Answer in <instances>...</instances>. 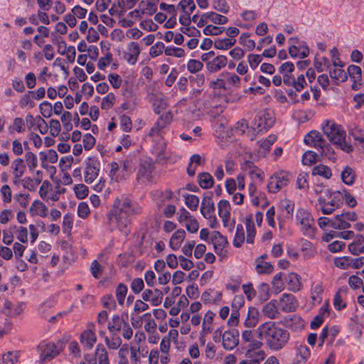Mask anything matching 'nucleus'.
I'll return each instance as SVG.
<instances>
[{"label": "nucleus", "mask_w": 364, "mask_h": 364, "mask_svg": "<svg viewBox=\"0 0 364 364\" xmlns=\"http://www.w3.org/2000/svg\"><path fill=\"white\" fill-rule=\"evenodd\" d=\"M140 211L141 208L129 198H117L108 214L109 225L127 235L129 232L131 217Z\"/></svg>", "instance_id": "nucleus-1"}, {"label": "nucleus", "mask_w": 364, "mask_h": 364, "mask_svg": "<svg viewBox=\"0 0 364 364\" xmlns=\"http://www.w3.org/2000/svg\"><path fill=\"white\" fill-rule=\"evenodd\" d=\"M320 128L328 141L346 153L353 151L351 144L346 141V132L344 127L333 119H325Z\"/></svg>", "instance_id": "nucleus-2"}, {"label": "nucleus", "mask_w": 364, "mask_h": 364, "mask_svg": "<svg viewBox=\"0 0 364 364\" xmlns=\"http://www.w3.org/2000/svg\"><path fill=\"white\" fill-rule=\"evenodd\" d=\"M325 196L327 198L324 196H320L318 199V202L322 213L323 215H330L343 204L342 193L341 189L334 191L327 189L325 191Z\"/></svg>", "instance_id": "nucleus-3"}, {"label": "nucleus", "mask_w": 364, "mask_h": 364, "mask_svg": "<svg viewBox=\"0 0 364 364\" xmlns=\"http://www.w3.org/2000/svg\"><path fill=\"white\" fill-rule=\"evenodd\" d=\"M63 350L62 343L60 342L55 343L50 341H41L37 347L40 363L44 364L50 361L59 355Z\"/></svg>", "instance_id": "nucleus-4"}, {"label": "nucleus", "mask_w": 364, "mask_h": 364, "mask_svg": "<svg viewBox=\"0 0 364 364\" xmlns=\"http://www.w3.org/2000/svg\"><path fill=\"white\" fill-rule=\"evenodd\" d=\"M215 203L213 197L210 194H205L200 203V212L207 220L208 225L213 229L219 227V222L215 214Z\"/></svg>", "instance_id": "nucleus-5"}, {"label": "nucleus", "mask_w": 364, "mask_h": 364, "mask_svg": "<svg viewBox=\"0 0 364 364\" xmlns=\"http://www.w3.org/2000/svg\"><path fill=\"white\" fill-rule=\"evenodd\" d=\"M218 215L220 218L223 226L228 232H232L235 227L236 220L232 215L230 203L225 199H221L217 204Z\"/></svg>", "instance_id": "nucleus-6"}, {"label": "nucleus", "mask_w": 364, "mask_h": 364, "mask_svg": "<svg viewBox=\"0 0 364 364\" xmlns=\"http://www.w3.org/2000/svg\"><path fill=\"white\" fill-rule=\"evenodd\" d=\"M304 143L319 151L321 154L327 156L331 150L330 144L323 137L321 134L316 130H312L306 134L304 138Z\"/></svg>", "instance_id": "nucleus-7"}, {"label": "nucleus", "mask_w": 364, "mask_h": 364, "mask_svg": "<svg viewBox=\"0 0 364 364\" xmlns=\"http://www.w3.org/2000/svg\"><path fill=\"white\" fill-rule=\"evenodd\" d=\"M192 20L199 28H202L208 23L220 26L224 25L228 22V17L214 11L205 12L201 15L195 14L193 16Z\"/></svg>", "instance_id": "nucleus-8"}, {"label": "nucleus", "mask_w": 364, "mask_h": 364, "mask_svg": "<svg viewBox=\"0 0 364 364\" xmlns=\"http://www.w3.org/2000/svg\"><path fill=\"white\" fill-rule=\"evenodd\" d=\"M291 179L289 172L280 171L274 173L268 179L267 188L269 193H276L287 186Z\"/></svg>", "instance_id": "nucleus-9"}, {"label": "nucleus", "mask_w": 364, "mask_h": 364, "mask_svg": "<svg viewBox=\"0 0 364 364\" xmlns=\"http://www.w3.org/2000/svg\"><path fill=\"white\" fill-rule=\"evenodd\" d=\"M274 122L273 112L271 110L264 109L257 114L252 123V127L257 132H267L273 126Z\"/></svg>", "instance_id": "nucleus-10"}, {"label": "nucleus", "mask_w": 364, "mask_h": 364, "mask_svg": "<svg viewBox=\"0 0 364 364\" xmlns=\"http://www.w3.org/2000/svg\"><path fill=\"white\" fill-rule=\"evenodd\" d=\"M296 221L304 235L309 237L314 235V218L308 210L304 208H298L296 212Z\"/></svg>", "instance_id": "nucleus-11"}, {"label": "nucleus", "mask_w": 364, "mask_h": 364, "mask_svg": "<svg viewBox=\"0 0 364 364\" xmlns=\"http://www.w3.org/2000/svg\"><path fill=\"white\" fill-rule=\"evenodd\" d=\"M100 163L95 157H88L84 161L83 177L86 183L90 184L99 176Z\"/></svg>", "instance_id": "nucleus-12"}, {"label": "nucleus", "mask_w": 364, "mask_h": 364, "mask_svg": "<svg viewBox=\"0 0 364 364\" xmlns=\"http://www.w3.org/2000/svg\"><path fill=\"white\" fill-rule=\"evenodd\" d=\"M65 189L59 187H53L48 181H44L39 189L40 197L46 202L50 203H54L60 199V196L64 193Z\"/></svg>", "instance_id": "nucleus-13"}, {"label": "nucleus", "mask_w": 364, "mask_h": 364, "mask_svg": "<svg viewBox=\"0 0 364 364\" xmlns=\"http://www.w3.org/2000/svg\"><path fill=\"white\" fill-rule=\"evenodd\" d=\"M277 221L279 228H284V224L293 218L294 211V202L290 199L284 198L279 203Z\"/></svg>", "instance_id": "nucleus-14"}, {"label": "nucleus", "mask_w": 364, "mask_h": 364, "mask_svg": "<svg viewBox=\"0 0 364 364\" xmlns=\"http://www.w3.org/2000/svg\"><path fill=\"white\" fill-rule=\"evenodd\" d=\"M357 220V214L353 211L343 212L336 215L332 221V228L345 230L350 227V222Z\"/></svg>", "instance_id": "nucleus-15"}, {"label": "nucleus", "mask_w": 364, "mask_h": 364, "mask_svg": "<svg viewBox=\"0 0 364 364\" xmlns=\"http://www.w3.org/2000/svg\"><path fill=\"white\" fill-rule=\"evenodd\" d=\"M288 339V333L283 329L277 326L267 340V343L272 349L279 350L285 345Z\"/></svg>", "instance_id": "nucleus-16"}, {"label": "nucleus", "mask_w": 364, "mask_h": 364, "mask_svg": "<svg viewBox=\"0 0 364 364\" xmlns=\"http://www.w3.org/2000/svg\"><path fill=\"white\" fill-rule=\"evenodd\" d=\"M258 18V13L254 10L245 9L238 15L235 24L242 28H252Z\"/></svg>", "instance_id": "nucleus-17"}, {"label": "nucleus", "mask_w": 364, "mask_h": 364, "mask_svg": "<svg viewBox=\"0 0 364 364\" xmlns=\"http://www.w3.org/2000/svg\"><path fill=\"white\" fill-rule=\"evenodd\" d=\"M277 141V136L270 134L264 139L257 141L254 148V155L257 159H261L269 153L272 146Z\"/></svg>", "instance_id": "nucleus-18"}, {"label": "nucleus", "mask_w": 364, "mask_h": 364, "mask_svg": "<svg viewBox=\"0 0 364 364\" xmlns=\"http://www.w3.org/2000/svg\"><path fill=\"white\" fill-rule=\"evenodd\" d=\"M215 314L212 310H208L202 316L201 329L199 331V341L205 343V337L213 332V322Z\"/></svg>", "instance_id": "nucleus-19"}, {"label": "nucleus", "mask_w": 364, "mask_h": 364, "mask_svg": "<svg viewBox=\"0 0 364 364\" xmlns=\"http://www.w3.org/2000/svg\"><path fill=\"white\" fill-rule=\"evenodd\" d=\"M95 330V324L93 323H89L87 325L86 329L80 334V343L86 349H92L97 341Z\"/></svg>", "instance_id": "nucleus-20"}, {"label": "nucleus", "mask_w": 364, "mask_h": 364, "mask_svg": "<svg viewBox=\"0 0 364 364\" xmlns=\"http://www.w3.org/2000/svg\"><path fill=\"white\" fill-rule=\"evenodd\" d=\"M223 297L222 291L210 288L202 293L200 299L205 304L218 305L221 303Z\"/></svg>", "instance_id": "nucleus-21"}, {"label": "nucleus", "mask_w": 364, "mask_h": 364, "mask_svg": "<svg viewBox=\"0 0 364 364\" xmlns=\"http://www.w3.org/2000/svg\"><path fill=\"white\" fill-rule=\"evenodd\" d=\"M141 52L139 44L135 41L129 42L124 52V59L129 65H135Z\"/></svg>", "instance_id": "nucleus-22"}, {"label": "nucleus", "mask_w": 364, "mask_h": 364, "mask_svg": "<svg viewBox=\"0 0 364 364\" xmlns=\"http://www.w3.org/2000/svg\"><path fill=\"white\" fill-rule=\"evenodd\" d=\"M289 52L292 58H304L309 55V49L305 42L292 39Z\"/></svg>", "instance_id": "nucleus-23"}, {"label": "nucleus", "mask_w": 364, "mask_h": 364, "mask_svg": "<svg viewBox=\"0 0 364 364\" xmlns=\"http://www.w3.org/2000/svg\"><path fill=\"white\" fill-rule=\"evenodd\" d=\"M277 303L278 308L284 312L294 311L298 307L295 296L291 294H283Z\"/></svg>", "instance_id": "nucleus-24"}, {"label": "nucleus", "mask_w": 364, "mask_h": 364, "mask_svg": "<svg viewBox=\"0 0 364 364\" xmlns=\"http://www.w3.org/2000/svg\"><path fill=\"white\" fill-rule=\"evenodd\" d=\"M242 341L245 345V348L248 352L260 349L262 346V342L255 338L254 333L250 330H245L242 332Z\"/></svg>", "instance_id": "nucleus-25"}, {"label": "nucleus", "mask_w": 364, "mask_h": 364, "mask_svg": "<svg viewBox=\"0 0 364 364\" xmlns=\"http://www.w3.org/2000/svg\"><path fill=\"white\" fill-rule=\"evenodd\" d=\"M172 114L170 112H166L161 117L160 120L158 121L154 126L151 128L149 135L154 139L157 136H162L163 129L166 124L170 123L172 121Z\"/></svg>", "instance_id": "nucleus-26"}, {"label": "nucleus", "mask_w": 364, "mask_h": 364, "mask_svg": "<svg viewBox=\"0 0 364 364\" xmlns=\"http://www.w3.org/2000/svg\"><path fill=\"white\" fill-rule=\"evenodd\" d=\"M154 166L149 163L141 164L137 173V180L139 183L146 185L153 181Z\"/></svg>", "instance_id": "nucleus-27"}, {"label": "nucleus", "mask_w": 364, "mask_h": 364, "mask_svg": "<svg viewBox=\"0 0 364 364\" xmlns=\"http://www.w3.org/2000/svg\"><path fill=\"white\" fill-rule=\"evenodd\" d=\"M142 299L149 302L152 306H159L163 301L162 291L158 289L144 290L141 294Z\"/></svg>", "instance_id": "nucleus-28"}, {"label": "nucleus", "mask_w": 364, "mask_h": 364, "mask_svg": "<svg viewBox=\"0 0 364 364\" xmlns=\"http://www.w3.org/2000/svg\"><path fill=\"white\" fill-rule=\"evenodd\" d=\"M11 170L13 174V182L17 185L20 183L21 178L25 173L26 166L21 158H17L11 164Z\"/></svg>", "instance_id": "nucleus-29"}, {"label": "nucleus", "mask_w": 364, "mask_h": 364, "mask_svg": "<svg viewBox=\"0 0 364 364\" xmlns=\"http://www.w3.org/2000/svg\"><path fill=\"white\" fill-rule=\"evenodd\" d=\"M48 208L46 205L38 199L34 200L29 208V213L32 217L45 218L48 216Z\"/></svg>", "instance_id": "nucleus-30"}, {"label": "nucleus", "mask_w": 364, "mask_h": 364, "mask_svg": "<svg viewBox=\"0 0 364 364\" xmlns=\"http://www.w3.org/2000/svg\"><path fill=\"white\" fill-rule=\"evenodd\" d=\"M186 235V232L183 229H182V228L177 229L176 231H174L172 233V235L170 237L169 242H168V247L173 251L178 250L181 247L182 244L184 242Z\"/></svg>", "instance_id": "nucleus-31"}, {"label": "nucleus", "mask_w": 364, "mask_h": 364, "mask_svg": "<svg viewBox=\"0 0 364 364\" xmlns=\"http://www.w3.org/2000/svg\"><path fill=\"white\" fill-rule=\"evenodd\" d=\"M266 255H262L255 260V269L257 274H270L274 271V266L269 262L264 260Z\"/></svg>", "instance_id": "nucleus-32"}, {"label": "nucleus", "mask_w": 364, "mask_h": 364, "mask_svg": "<svg viewBox=\"0 0 364 364\" xmlns=\"http://www.w3.org/2000/svg\"><path fill=\"white\" fill-rule=\"evenodd\" d=\"M277 327L273 321H267L260 324L256 329L257 337L259 340L264 339L266 342Z\"/></svg>", "instance_id": "nucleus-33"}, {"label": "nucleus", "mask_w": 364, "mask_h": 364, "mask_svg": "<svg viewBox=\"0 0 364 364\" xmlns=\"http://www.w3.org/2000/svg\"><path fill=\"white\" fill-rule=\"evenodd\" d=\"M239 343V336L237 333L225 331L223 333V346L228 350L234 349Z\"/></svg>", "instance_id": "nucleus-34"}, {"label": "nucleus", "mask_w": 364, "mask_h": 364, "mask_svg": "<svg viewBox=\"0 0 364 364\" xmlns=\"http://www.w3.org/2000/svg\"><path fill=\"white\" fill-rule=\"evenodd\" d=\"M41 166L43 168H48L49 164H55L58 161V156L53 149L43 151L39 153Z\"/></svg>", "instance_id": "nucleus-35"}, {"label": "nucleus", "mask_w": 364, "mask_h": 364, "mask_svg": "<svg viewBox=\"0 0 364 364\" xmlns=\"http://www.w3.org/2000/svg\"><path fill=\"white\" fill-rule=\"evenodd\" d=\"M259 311L256 307L250 306L243 323L244 326L249 328L255 327L259 321Z\"/></svg>", "instance_id": "nucleus-36"}, {"label": "nucleus", "mask_w": 364, "mask_h": 364, "mask_svg": "<svg viewBox=\"0 0 364 364\" xmlns=\"http://www.w3.org/2000/svg\"><path fill=\"white\" fill-rule=\"evenodd\" d=\"M228 63L226 56L220 55L206 63L207 69L211 73H215L225 68Z\"/></svg>", "instance_id": "nucleus-37"}, {"label": "nucleus", "mask_w": 364, "mask_h": 364, "mask_svg": "<svg viewBox=\"0 0 364 364\" xmlns=\"http://www.w3.org/2000/svg\"><path fill=\"white\" fill-rule=\"evenodd\" d=\"M285 279L287 284L288 289L296 292L299 291L302 287V283L300 276L295 272L289 273Z\"/></svg>", "instance_id": "nucleus-38"}, {"label": "nucleus", "mask_w": 364, "mask_h": 364, "mask_svg": "<svg viewBox=\"0 0 364 364\" xmlns=\"http://www.w3.org/2000/svg\"><path fill=\"white\" fill-rule=\"evenodd\" d=\"M278 303L275 299L271 300L269 302L266 304L262 307V313L263 314L270 319H274L278 317L279 312V308L277 307Z\"/></svg>", "instance_id": "nucleus-39"}, {"label": "nucleus", "mask_w": 364, "mask_h": 364, "mask_svg": "<svg viewBox=\"0 0 364 364\" xmlns=\"http://www.w3.org/2000/svg\"><path fill=\"white\" fill-rule=\"evenodd\" d=\"M210 239L213 242L217 253H218L219 251L221 252L223 248L228 244L227 238L218 231L212 232Z\"/></svg>", "instance_id": "nucleus-40"}, {"label": "nucleus", "mask_w": 364, "mask_h": 364, "mask_svg": "<svg viewBox=\"0 0 364 364\" xmlns=\"http://www.w3.org/2000/svg\"><path fill=\"white\" fill-rule=\"evenodd\" d=\"M245 223L247 232L246 242L248 244H253L255 242L257 231L254 224L252 216H247Z\"/></svg>", "instance_id": "nucleus-41"}, {"label": "nucleus", "mask_w": 364, "mask_h": 364, "mask_svg": "<svg viewBox=\"0 0 364 364\" xmlns=\"http://www.w3.org/2000/svg\"><path fill=\"white\" fill-rule=\"evenodd\" d=\"M363 243L364 237L362 235H355L353 240L348 246L349 252L353 255H359L361 254Z\"/></svg>", "instance_id": "nucleus-42"}, {"label": "nucleus", "mask_w": 364, "mask_h": 364, "mask_svg": "<svg viewBox=\"0 0 364 364\" xmlns=\"http://www.w3.org/2000/svg\"><path fill=\"white\" fill-rule=\"evenodd\" d=\"M311 355L310 349L306 346L301 345L296 349L295 357L296 364H304Z\"/></svg>", "instance_id": "nucleus-43"}, {"label": "nucleus", "mask_w": 364, "mask_h": 364, "mask_svg": "<svg viewBox=\"0 0 364 364\" xmlns=\"http://www.w3.org/2000/svg\"><path fill=\"white\" fill-rule=\"evenodd\" d=\"M8 129L11 134L16 133L23 134L26 129L24 119L21 117L14 118L12 124L9 125Z\"/></svg>", "instance_id": "nucleus-44"}, {"label": "nucleus", "mask_w": 364, "mask_h": 364, "mask_svg": "<svg viewBox=\"0 0 364 364\" xmlns=\"http://www.w3.org/2000/svg\"><path fill=\"white\" fill-rule=\"evenodd\" d=\"M329 314L328 306H323L319 309V312L311 322L310 326L312 329L318 328L323 322L324 318Z\"/></svg>", "instance_id": "nucleus-45"}, {"label": "nucleus", "mask_w": 364, "mask_h": 364, "mask_svg": "<svg viewBox=\"0 0 364 364\" xmlns=\"http://www.w3.org/2000/svg\"><path fill=\"white\" fill-rule=\"evenodd\" d=\"M341 178L343 183L346 185L351 186L355 181V172L351 167L346 166L341 171Z\"/></svg>", "instance_id": "nucleus-46"}, {"label": "nucleus", "mask_w": 364, "mask_h": 364, "mask_svg": "<svg viewBox=\"0 0 364 364\" xmlns=\"http://www.w3.org/2000/svg\"><path fill=\"white\" fill-rule=\"evenodd\" d=\"M108 175L112 182H118L122 180L119 166L117 162H112L107 165Z\"/></svg>", "instance_id": "nucleus-47"}, {"label": "nucleus", "mask_w": 364, "mask_h": 364, "mask_svg": "<svg viewBox=\"0 0 364 364\" xmlns=\"http://www.w3.org/2000/svg\"><path fill=\"white\" fill-rule=\"evenodd\" d=\"M18 351H8L0 354V364H15L18 361Z\"/></svg>", "instance_id": "nucleus-48"}, {"label": "nucleus", "mask_w": 364, "mask_h": 364, "mask_svg": "<svg viewBox=\"0 0 364 364\" xmlns=\"http://www.w3.org/2000/svg\"><path fill=\"white\" fill-rule=\"evenodd\" d=\"M235 43V38H218L215 41L213 45L216 49L225 50L233 46Z\"/></svg>", "instance_id": "nucleus-49"}, {"label": "nucleus", "mask_w": 364, "mask_h": 364, "mask_svg": "<svg viewBox=\"0 0 364 364\" xmlns=\"http://www.w3.org/2000/svg\"><path fill=\"white\" fill-rule=\"evenodd\" d=\"M159 0H141L139 4L147 16H151L156 13Z\"/></svg>", "instance_id": "nucleus-50"}, {"label": "nucleus", "mask_w": 364, "mask_h": 364, "mask_svg": "<svg viewBox=\"0 0 364 364\" xmlns=\"http://www.w3.org/2000/svg\"><path fill=\"white\" fill-rule=\"evenodd\" d=\"M284 273L279 272L276 274L272 280V286L273 291L277 294L284 289V284L283 282Z\"/></svg>", "instance_id": "nucleus-51"}, {"label": "nucleus", "mask_w": 364, "mask_h": 364, "mask_svg": "<svg viewBox=\"0 0 364 364\" xmlns=\"http://www.w3.org/2000/svg\"><path fill=\"white\" fill-rule=\"evenodd\" d=\"M348 133L362 146H364V136L362 129L356 124H352L348 127Z\"/></svg>", "instance_id": "nucleus-52"}, {"label": "nucleus", "mask_w": 364, "mask_h": 364, "mask_svg": "<svg viewBox=\"0 0 364 364\" xmlns=\"http://www.w3.org/2000/svg\"><path fill=\"white\" fill-rule=\"evenodd\" d=\"M198 183L203 189L210 188L214 183L213 176L207 172L201 173L198 176Z\"/></svg>", "instance_id": "nucleus-53"}, {"label": "nucleus", "mask_w": 364, "mask_h": 364, "mask_svg": "<svg viewBox=\"0 0 364 364\" xmlns=\"http://www.w3.org/2000/svg\"><path fill=\"white\" fill-rule=\"evenodd\" d=\"M184 203L192 211H195L198 209L200 203L199 198L193 194H184Z\"/></svg>", "instance_id": "nucleus-54"}, {"label": "nucleus", "mask_w": 364, "mask_h": 364, "mask_svg": "<svg viewBox=\"0 0 364 364\" xmlns=\"http://www.w3.org/2000/svg\"><path fill=\"white\" fill-rule=\"evenodd\" d=\"M312 175L319 176L326 179H329L332 176L331 170L327 166L319 164L312 169Z\"/></svg>", "instance_id": "nucleus-55"}, {"label": "nucleus", "mask_w": 364, "mask_h": 364, "mask_svg": "<svg viewBox=\"0 0 364 364\" xmlns=\"http://www.w3.org/2000/svg\"><path fill=\"white\" fill-rule=\"evenodd\" d=\"M201 161L202 159L199 154H193L191 156L187 168V173L190 176L195 175L196 168L201 164Z\"/></svg>", "instance_id": "nucleus-56"}, {"label": "nucleus", "mask_w": 364, "mask_h": 364, "mask_svg": "<svg viewBox=\"0 0 364 364\" xmlns=\"http://www.w3.org/2000/svg\"><path fill=\"white\" fill-rule=\"evenodd\" d=\"M141 318L144 321V329L148 333H154L156 330V323L151 317V313L143 314Z\"/></svg>", "instance_id": "nucleus-57"}, {"label": "nucleus", "mask_w": 364, "mask_h": 364, "mask_svg": "<svg viewBox=\"0 0 364 364\" xmlns=\"http://www.w3.org/2000/svg\"><path fill=\"white\" fill-rule=\"evenodd\" d=\"M245 240V232L241 224H238L236 227V231L233 239V245L236 247H240Z\"/></svg>", "instance_id": "nucleus-58"}, {"label": "nucleus", "mask_w": 364, "mask_h": 364, "mask_svg": "<svg viewBox=\"0 0 364 364\" xmlns=\"http://www.w3.org/2000/svg\"><path fill=\"white\" fill-rule=\"evenodd\" d=\"M257 296L261 301H265L269 299V286L267 283L262 282L258 285Z\"/></svg>", "instance_id": "nucleus-59"}, {"label": "nucleus", "mask_w": 364, "mask_h": 364, "mask_svg": "<svg viewBox=\"0 0 364 364\" xmlns=\"http://www.w3.org/2000/svg\"><path fill=\"white\" fill-rule=\"evenodd\" d=\"M346 296V291L344 290H338L333 298V306L336 309L341 310L346 306V303L344 301V296Z\"/></svg>", "instance_id": "nucleus-60"}, {"label": "nucleus", "mask_w": 364, "mask_h": 364, "mask_svg": "<svg viewBox=\"0 0 364 364\" xmlns=\"http://www.w3.org/2000/svg\"><path fill=\"white\" fill-rule=\"evenodd\" d=\"M116 102V95L113 92H109L101 101L100 107L102 109H110Z\"/></svg>", "instance_id": "nucleus-61"}, {"label": "nucleus", "mask_w": 364, "mask_h": 364, "mask_svg": "<svg viewBox=\"0 0 364 364\" xmlns=\"http://www.w3.org/2000/svg\"><path fill=\"white\" fill-rule=\"evenodd\" d=\"M341 68L342 67L334 68L330 71L331 77L337 82H344L348 77L346 72Z\"/></svg>", "instance_id": "nucleus-62"}, {"label": "nucleus", "mask_w": 364, "mask_h": 364, "mask_svg": "<svg viewBox=\"0 0 364 364\" xmlns=\"http://www.w3.org/2000/svg\"><path fill=\"white\" fill-rule=\"evenodd\" d=\"M25 161L29 171H33L38 166L36 155L31 151H26L24 155Z\"/></svg>", "instance_id": "nucleus-63"}, {"label": "nucleus", "mask_w": 364, "mask_h": 364, "mask_svg": "<svg viewBox=\"0 0 364 364\" xmlns=\"http://www.w3.org/2000/svg\"><path fill=\"white\" fill-rule=\"evenodd\" d=\"M20 183H21L25 189L33 191L40 184V179H33L31 177H25L23 178H21Z\"/></svg>", "instance_id": "nucleus-64"}]
</instances>
